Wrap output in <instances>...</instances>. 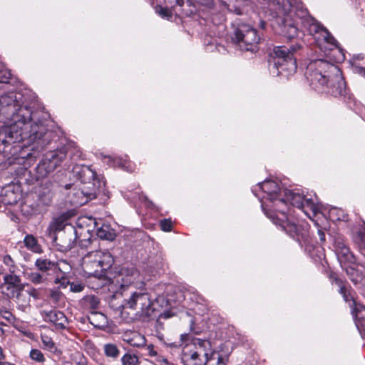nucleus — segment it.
Listing matches in <instances>:
<instances>
[{"instance_id": "obj_22", "label": "nucleus", "mask_w": 365, "mask_h": 365, "mask_svg": "<svg viewBox=\"0 0 365 365\" xmlns=\"http://www.w3.org/2000/svg\"><path fill=\"white\" fill-rule=\"evenodd\" d=\"M123 339L133 346L140 347L145 344L144 336L137 331H126L123 334Z\"/></svg>"}, {"instance_id": "obj_29", "label": "nucleus", "mask_w": 365, "mask_h": 365, "mask_svg": "<svg viewBox=\"0 0 365 365\" xmlns=\"http://www.w3.org/2000/svg\"><path fill=\"white\" fill-rule=\"evenodd\" d=\"M352 68L354 73L365 76V57L359 55L353 58Z\"/></svg>"}, {"instance_id": "obj_3", "label": "nucleus", "mask_w": 365, "mask_h": 365, "mask_svg": "<svg viewBox=\"0 0 365 365\" xmlns=\"http://www.w3.org/2000/svg\"><path fill=\"white\" fill-rule=\"evenodd\" d=\"M126 314L124 321L130 322L142 317H150L154 311L150 295L146 292H132L125 300Z\"/></svg>"}, {"instance_id": "obj_39", "label": "nucleus", "mask_w": 365, "mask_h": 365, "mask_svg": "<svg viewBox=\"0 0 365 365\" xmlns=\"http://www.w3.org/2000/svg\"><path fill=\"white\" fill-rule=\"evenodd\" d=\"M52 202L51 196L50 194H43L39 197L38 205L48 206Z\"/></svg>"}, {"instance_id": "obj_48", "label": "nucleus", "mask_w": 365, "mask_h": 365, "mask_svg": "<svg viewBox=\"0 0 365 365\" xmlns=\"http://www.w3.org/2000/svg\"><path fill=\"white\" fill-rule=\"evenodd\" d=\"M318 235L319 237V240L321 242H324L325 241V235H324V232L321 230H318Z\"/></svg>"}, {"instance_id": "obj_46", "label": "nucleus", "mask_w": 365, "mask_h": 365, "mask_svg": "<svg viewBox=\"0 0 365 365\" xmlns=\"http://www.w3.org/2000/svg\"><path fill=\"white\" fill-rule=\"evenodd\" d=\"M304 207H309L312 211L316 210V206L312 199L304 197Z\"/></svg>"}, {"instance_id": "obj_41", "label": "nucleus", "mask_w": 365, "mask_h": 365, "mask_svg": "<svg viewBox=\"0 0 365 365\" xmlns=\"http://www.w3.org/2000/svg\"><path fill=\"white\" fill-rule=\"evenodd\" d=\"M10 77V71L0 67V83H7Z\"/></svg>"}, {"instance_id": "obj_33", "label": "nucleus", "mask_w": 365, "mask_h": 365, "mask_svg": "<svg viewBox=\"0 0 365 365\" xmlns=\"http://www.w3.org/2000/svg\"><path fill=\"white\" fill-rule=\"evenodd\" d=\"M41 341H42L43 347L44 349L47 350L51 353H53V354L60 352L58 351L57 346H56L55 343L53 342V341L49 336H42Z\"/></svg>"}, {"instance_id": "obj_40", "label": "nucleus", "mask_w": 365, "mask_h": 365, "mask_svg": "<svg viewBox=\"0 0 365 365\" xmlns=\"http://www.w3.org/2000/svg\"><path fill=\"white\" fill-rule=\"evenodd\" d=\"M156 11L159 15H160L163 18L169 19L172 16V13L170 10L168 8L158 6L156 8Z\"/></svg>"}, {"instance_id": "obj_26", "label": "nucleus", "mask_w": 365, "mask_h": 365, "mask_svg": "<svg viewBox=\"0 0 365 365\" xmlns=\"http://www.w3.org/2000/svg\"><path fill=\"white\" fill-rule=\"evenodd\" d=\"M73 233L71 232L66 235L63 233L57 240V245L60 247V250L62 252H66L70 250L74 245V240H73Z\"/></svg>"}, {"instance_id": "obj_11", "label": "nucleus", "mask_w": 365, "mask_h": 365, "mask_svg": "<svg viewBox=\"0 0 365 365\" xmlns=\"http://www.w3.org/2000/svg\"><path fill=\"white\" fill-rule=\"evenodd\" d=\"M139 277L138 271L133 266L123 267L113 279L108 280V289H113V287L120 291L132 285Z\"/></svg>"}, {"instance_id": "obj_42", "label": "nucleus", "mask_w": 365, "mask_h": 365, "mask_svg": "<svg viewBox=\"0 0 365 365\" xmlns=\"http://www.w3.org/2000/svg\"><path fill=\"white\" fill-rule=\"evenodd\" d=\"M70 289L73 292H80L84 289V285L80 282H68Z\"/></svg>"}, {"instance_id": "obj_38", "label": "nucleus", "mask_w": 365, "mask_h": 365, "mask_svg": "<svg viewBox=\"0 0 365 365\" xmlns=\"http://www.w3.org/2000/svg\"><path fill=\"white\" fill-rule=\"evenodd\" d=\"M56 266L55 269H58L59 272L66 274L69 273L71 270V265L66 260H61L58 262H56Z\"/></svg>"}, {"instance_id": "obj_10", "label": "nucleus", "mask_w": 365, "mask_h": 365, "mask_svg": "<svg viewBox=\"0 0 365 365\" xmlns=\"http://www.w3.org/2000/svg\"><path fill=\"white\" fill-rule=\"evenodd\" d=\"M262 209L265 215L276 225L281 227L289 235L292 237H303L305 232L302 226H299L294 222H291L284 210L267 211L262 204Z\"/></svg>"}, {"instance_id": "obj_28", "label": "nucleus", "mask_w": 365, "mask_h": 365, "mask_svg": "<svg viewBox=\"0 0 365 365\" xmlns=\"http://www.w3.org/2000/svg\"><path fill=\"white\" fill-rule=\"evenodd\" d=\"M70 197L71 202L76 206H81L88 202L81 187L78 189L74 188L70 194Z\"/></svg>"}, {"instance_id": "obj_23", "label": "nucleus", "mask_w": 365, "mask_h": 365, "mask_svg": "<svg viewBox=\"0 0 365 365\" xmlns=\"http://www.w3.org/2000/svg\"><path fill=\"white\" fill-rule=\"evenodd\" d=\"M284 195L285 199L284 203L283 205L286 204V202H289L293 206L297 207V208L304 209V196L299 194V192H296L292 190H284ZM282 204H279V206Z\"/></svg>"}, {"instance_id": "obj_16", "label": "nucleus", "mask_w": 365, "mask_h": 365, "mask_svg": "<svg viewBox=\"0 0 365 365\" xmlns=\"http://www.w3.org/2000/svg\"><path fill=\"white\" fill-rule=\"evenodd\" d=\"M109 291L113 293L109 301L110 307L115 311L118 316L124 320V315L126 314L125 309L126 299H123V291H120L114 287L113 289Z\"/></svg>"}, {"instance_id": "obj_56", "label": "nucleus", "mask_w": 365, "mask_h": 365, "mask_svg": "<svg viewBox=\"0 0 365 365\" xmlns=\"http://www.w3.org/2000/svg\"><path fill=\"white\" fill-rule=\"evenodd\" d=\"M71 185H66V188L68 189V187H70Z\"/></svg>"}, {"instance_id": "obj_31", "label": "nucleus", "mask_w": 365, "mask_h": 365, "mask_svg": "<svg viewBox=\"0 0 365 365\" xmlns=\"http://www.w3.org/2000/svg\"><path fill=\"white\" fill-rule=\"evenodd\" d=\"M104 354L107 357L117 359L120 355V350L114 344H106L103 347Z\"/></svg>"}, {"instance_id": "obj_5", "label": "nucleus", "mask_w": 365, "mask_h": 365, "mask_svg": "<svg viewBox=\"0 0 365 365\" xmlns=\"http://www.w3.org/2000/svg\"><path fill=\"white\" fill-rule=\"evenodd\" d=\"M113 263V257L108 252L96 250L88 253L83 257L82 268L88 277L99 278L103 271L109 269Z\"/></svg>"}, {"instance_id": "obj_34", "label": "nucleus", "mask_w": 365, "mask_h": 365, "mask_svg": "<svg viewBox=\"0 0 365 365\" xmlns=\"http://www.w3.org/2000/svg\"><path fill=\"white\" fill-rule=\"evenodd\" d=\"M205 365H226L225 357L221 356L219 353L213 352L207 358V362Z\"/></svg>"}, {"instance_id": "obj_45", "label": "nucleus", "mask_w": 365, "mask_h": 365, "mask_svg": "<svg viewBox=\"0 0 365 365\" xmlns=\"http://www.w3.org/2000/svg\"><path fill=\"white\" fill-rule=\"evenodd\" d=\"M156 363L158 365H175L163 356H160L156 359Z\"/></svg>"}, {"instance_id": "obj_21", "label": "nucleus", "mask_w": 365, "mask_h": 365, "mask_svg": "<svg viewBox=\"0 0 365 365\" xmlns=\"http://www.w3.org/2000/svg\"><path fill=\"white\" fill-rule=\"evenodd\" d=\"M336 253L341 264H346L347 262L352 263L354 261V255L350 252L349 248L344 243H337Z\"/></svg>"}, {"instance_id": "obj_36", "label": "nucleus", "mask_w": 365, "mask_h": 365, "mask_svg": "<svg viewBox=\"0 0 365 365\" xmlns=\"http://www.w3.org/2000/svg\"><path fill=\"white\" fill-rule=\"evenodd\" d=\"M29 355L32 360L36 361L37 362L43 363L46 361V359L43 353L38 349H31Z\"/></svg>"}, {"instance_id": "obj_51", "label": "nucleus", "mask_w": 365, "mask_h": 365, "mask_svg": "<svg viewBox=\"0 0 365 365\" xmlns=\"http://www.w3.org/2000/svg\"><path fill=\"white\" fill-rule=\"evenodd\" d=\"M103 230H102L101 229H100L98 231V235L101 238H107L106 235H103Z\"/></svg>"}, {"instance_id": "obj_19", "label": "nucleus", "mask_w": 365, "mask_h": 365, "mask_svg": "<svg viewBox=\"0 0 365 365\" xmlns=\"http://www.w3.org/2000/svg\"><path fill=\"white\" fill-rule=\"evenodd\" d=\"M7 297L11 299L16 304L17 309L23 312H26L31 307V299H29V295L24 289L16 292Z\"/></svg>"}, {"instance_id": "obj_47", "label": "nucleus", "mask_w": 365, "mask_h": 365, "mask_svg": "<svg viewBox=\"0 0 365 365\" xmlns=\"http://www.w3.org/2000/svg\"><path fill=\"white\" fill-rule=\"evenodd\" d=\"M3 202L6 205H11V191L8 190L5 192L3 198Z\"/></svg>"}, {"instance_id": "obj_30", "label": "nucleus", "mask_w": 365, "mask_h": 365, "mask_svg": "<svg viewBox=\"0 0 365 365\" xmlns=\"http://www.w3.org/2000/svg\"><path fill=\"white\" fill-rule=\"evenodd\" d=\"M84 300L88 308L91 310V313L97 314L96 310H97L100 306L99 298L94 295H90L87 296Z\"/></svg>"}, {"instance_id": "obj_1", "label": "nucleus", "mask_w": 365, "mask_h": 365, "mask_svg": "<svg viewBox=\"0 0 365 365\" xmlns=\"http://www.w3.org/2000/svg\"><path fill=\"white\" fill-rule=\"evenodd\" d=\"M0 104L14 108L13 123L2 132L5 136L4 142L12 144L27 140L28 143L38 142L41 146L49 143L51 133L42 123L32 122V111L22 93L11 92L3 95L0 97Z\"/></svg>"}, {"instance_id": "obj_44", "label": "nucleus", "mask_w": 365, "mask_h": 365, "mask_svg": "<svg viewBox=\"0 0 365 365\" xmlns=\"http://www.w3.org/2000/svg\"><path fill=\"white\" fill-rule=\"evenodd\" d=\"M162 230L168 232L172 230V222L170 220L164 219L160 222Z\"/></svg>"}, {"instance_id": "obj_54", "label": "nucleus", "mask_w": 365, "mask_h": 365, "mask_svg": "<svg viewBox=\"0 0 365 365\" xmlns=\"http://www.w3.org/2000/svg\"><path fill=\"white\" fill-rule=\"evenodd\" d=\"M0 365H15L12 363L6 362V363H0Z\"/></svg>"}, {"instance_id": "obj_27", "label": "nucleus", "mask_w": 365, "mask_h": 365, "mask_svg": "<svg viewBox=\"0 0 365 365\" xmlns=\"http://www.w3.org/2000/svg\"><path fill=\"white\" fill-rule=\"evenodd\" d=\"M354 312L355 324L359 331L365 334V307L359 305Z\"/></svg>"}, {"instance_id": "obj_37", "label": "nucleus", "mask_w": 365, "mask_h": 365, "mask_svg": "<svg viewBox=\"0 0 365 365\" xmlns=\"http://www.w3.org/2000/svg\"><path fill=\"white\" fill-rule=\"evenodd\" d=\"M49 298L53 303L58 304L63 299V294L59 290L52 289L50 291Z\"/></svg>"}, {"instance_id": "obj_55", "label": "nucleus", "mask_w": 365, "mask_h": 365, "mask_svg": "<svg viewBox=\"0 0 365 365\" xmlns=\"http://www.w3.org/2000/svg\"><path fill=\"white\" fill-rule=\"evenodd\" d=\"M150 355H156V352L152 350L150 351Z\"/></svg>"}, {"instance_id": "obj_32", "label": "nucleus", "mask_w": 365, "mask_h": 365, "mask_svg": "<svg viewBox=\"0 0 365 365\" xmlns=\"http://www.w3.org/2000/svg\"><path fill=\"white\" fill-rule=\"evenodd\" d=\"M25 277L29 281L36 285L41 284L46 280L43 275L38 272H25Z\"/></svg>"}, {"instance_id": "obj_15", "label": "nucleus", "mask_w": 365, "mask_h": 365, "mask_svg": "<svg viewBox=\"0 0 365 365\" xmlns=\"http://www.w3.org/2000/svg\"><path fill=\"white\" fill-rule=\"evenodd\" d=\"M260 189L267 195V198L272 201L276 207H279V204H284V198L277 199L278 192H280L279 185L272 180H264L258 184Z\"/></svg>"}, {"instance_id": "obj_53", "label": "nucleus", "mask_w": 365, "mask_h": 365, "mask_svg": "<svg viewBox=\"0 0 365 365\" xmlns=\"http://www.w3.org/2000/svg\"><path fill=\"white\" fill-rule=\"evenodd\" d=\"M176 4L179 6H182L184 1L183 0H175Z\"/></svg>"}, {"instance_id": "obj_4", "label": "nucleus", "mask_w": 365, "mask_h": 365, "mask_svg": "<svg viewBox=\"0 0 365 365\" xmlns=\"http://www.w3.org/2000/svg\"><path fill=\"white\" fill-rule=\"evenodd\" d=\"M334 72H337L335 65L322 59H317L308 64L305 76L313 88L323 92Z\"/></svg>"}, {"instance_id": "obj_14", "label": "nucleus", "mask_w": 365, "mask_h": 365, "mask_svg": "<svg viewBox=\"0 0 365 365\" xmlns=\"http://www.w3.org/2000/svg\"><path fill=\"white\" fill-rule=\"evenodd\" d=\"M3 280L4 294L7 297L24 289L26 286V284L21 282V277L14 273V270H10L9 274H4Z\"/></svg>"}, {"instance_id": "obj_13", "label": "nucleus", "mask_w": 365, "mask_h": 365, "mask_svg": "<svg viewBox=\"0 0 365 365\" xmlns=\"http://www.w3.org/2000/svg\"><path fill=\"white\" fill-rule=\"evenodd\" d=\"M324 91L333 96H342L346 93V83L337 68V72H334L331 78L326 84Z\"/></svg>"}, {"instance_id": "obj_35", "label": "nucleus", "mask_w": 365, "mask_h": 365, "mask_svg": "<svg viewBox=\"0 0 365 365\" xmlns=\"http://www.w3.org/2000/svg\"><path fill=\"white\" fill-rule=\"evenodd\" d=\"M121 363L122 365H138L140 361L136 355L127 353L122 356Z\"/></svg>"}, {"instance_id": "obj_7", "label": "nucleus", "mask_w": 365, "mask_h": 365, "mask_svg": "<svg viewBox=\"0 0 365 365\" xmlns=\"http://www.w3.org/2000/svg\"><path fill=\"white\" fill-rule=\"evenodd\" d=\"M232 39L242 51L253 52L257 51L260 38L255 29L248 24H240Z\"/></svg>"}, {"instance_id": "obj_20", "label": "nucleus", "mask_w": 365, "mask_h": 365, "mask_svg": "<svg viewBox=\"0 0 365 365\" xmlns=\"http://www.w3.org/2000/svg\"><path fill=\"white\" fill-rule=\"evenodd\" d=\"M19 156L16 158L18 164L22 165L24 169H28L33 165L36 159V157L34 155V153L31 152V150L29 148L21 147Z\"/></svg>"}, {"instance_id": "obj_50", "label": "nucleus", "mask_w": 365, "mask_h": 365, "mask_svg": "<svg viewBox=\"0 0 365 365\" xmlns=\"http://www.w3.org/2000/svg\"><path fill=\"white\" fill-rule=\"evenodd\" d=\"M361 248L365 250V234L362 236Z\"/></svg>"}, {"instance_id": "obj_17", "label": "nucleus", "mask_w": 365, "mask_h": 365, "mask_svg": "<svg viewBox=\"0 0 365 365\" xmlns=\"http://www.w3.org/2000/svg\"><path fill=\"white\" fill-rule=\"evenodd\" d=\"M332 284H336L339 288V293L343 296L345 302H350L349 306L353 309V312L359 309L360 304H357L352 294L351 290L347 288L344 282L337 277L335 274H331L330 277Z\"/></svg>"}, {"instance_id": "obj_2", "label": "nucleus", "mask_w": 365, "mask_h": 365, "mask_svg": "<svg viewBox=\"0 0 365 365\" xmlns=\"http://www.w3.org/2000/svg\"><path fill=\"white\" fill-rule=\"evenodd\" d=\"M299 48L298 44L291 46L289 48L286 46H275L271 53L273 65L269 68L270 73L273 76H285L294 73L297 66L294 53Z\"/></svg>"}, {"instance_id": "obj_18", "label": "nucleus", "mask_w": 365, "mask_h": 365, "mask_svg": "<svg viewBox=\"0 0 365 365\" xmlns=\"http://www.w3.org/2000/svg\"><path fill=\"white\" fill-rule=\"evenodd\" d=\"M43 319L52 323L56 329H64L68 324L67 317L62 312L57 310L43 311Z\"/></svg>"}, {"instance_id": "obj_9", "label": "nucleus", "mask_w": 365, "mask_h": 365, "mask_svg": "<svg viewBox=\"0 0 365 365\" xmlns=\"http://www.w3.org/2000/svg\"><path fill=\"white\" fill-rule=\"evenodd\" d=\"M66 153L63 149L52 150L46 153L43 158L36 168L37 180L46 178L51 173L60 165L66 158Z\"/></svg>"}, {"instance_id": "obj_8", "label": "nucleus", "mask_w": 365, "mask_h": 365, "mask_svg": "<svg viewBox=\"0 0 365 365\" xmlns=\"http://www.w3.org/2000/svg\"><path fill=\"white\" fill-rule=\"evenodd\" d=\"M209 346V341L200 339L195 341L192 348L186 346L182 354V360L185 365H205L208 358L206 348Z\"/></svg>"}, {"instance_id": "obj_24", "label": "nucleus", "mask_w": 365, "mask_h": 365, "mask_svg": "<svg viewBox=\"0 0 365 365\" xmlns=\"http://www.w3.org/2000/svg\"><path fill=\"white\" fill-rule=\"evenodd\" d=\"M24 245L25 247L35 254H41L43 253L42 246L38 241V239L31 234H27L25 235L24 238Z\"/></svg>"}, {"instance_id": "obj_52", "label": "nucleus", "mask_w": 365, "mask_h": 365, "mask_svg": "<svg viewBox=\"0 0 365 365\" xmlns=\"http://www.w3.org/2000/svg\"><path fill=\"white\" fill-rule=\"evenodd\" d=\"M9 262H13L12 259L9 256L4 258L5 263L8 264Z\"/></svg>"}, {"instance_id": "obj_25", "label": "nucleus", "mask_w": 365, "mask_h": 365, "mask_svg": "<svg viewBox=\"0 0 365 365\" xmlns=\"http://www.w3.org/2000/svg\"><path fill=\"white\" fill-rule=\"evenodd\" d=\"M34 265L39 272L47 273L49 271L55 270L56 264L48 259L39 257L36 259Z\"/></svg>"}, {"instance_id": "obj_43", "label": "nucleus", "mask_w": 365, "mask_h": 365, "mask_svg": "<svg viewBox=\"0 0 365 365\" xmlns=\"http://www.w3.org/2000/svg\"><path fill=\"white\" fill-rule=\"evenodd\" d=\"M25 292L29 295V299H31V297H33L35 299H38L40 298V291L34 287H31L28 290H25Z\"/></svg>"}, {"instance_id": "obj_49", "label": "nucleus", "mask_w": 365, "mask_h": 365, "mask_svg": "<svg viewBox=\"0 0 365 365\" xmlns=\"http://www.w3.org/2000/svg\"><path fill=\"white\" fill-rule=\"evenodd\" d=\"M188 338H189V335L187 334L180 335V340L182 342H183L185 341H187Z\"/></svg>"}, {"instance_id": "obj_6", "label": "nucleus", "mask_w": 365, "mask_h": 365, "mask_svg": "<svg viewBox=\"0 0 365 365\" xmlns=\"http://www.w3.org/2000/svg\"><path fill=\"white\" fill-rule=\"evenodd\" d=\"M302 24L309 31V34L314 37L319 48L325 53L329 51L338 48L336 40L316 19L307 16L302 19Z\"/></svg>"}, {"instance_id": "obj_12", "label": "nucleus", "mask_w": 365, "mask_h": 365, "mask_svg": "<svg viewBox=\"0 0 365 365\" xmlns=\"http://www.w3.org/2000/svg\"><path fill=\"white\" fill-rule=\"evenodd\" d=\"M81 187L88 201L96 198L99 192L101 182L96 178V173L88 167L82 168L80 172Z\"/></svg>"}]
</instances>
